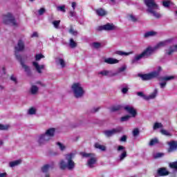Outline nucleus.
I'll use <instances>...</instances> for the list:
<instances>
[{
	"instance_id": "1",
	"label": "nucleus",
	"mask_w": 177,
	"mask_h": 177,
	"mask_svg": "<svg viewBox=\"0 0 177 177\" xmlns=\"http://www.w3.org/2000/svg\"><path fill=\"white\" fill-rule=\"evenodd\" d=\"M174 39H167V40H163V41H159L156 46L154 47H147L141 53H138L134 56V57L131 60V64H134L143 59V57H149L158 49H160L163 48V46H167V45H169V44H173Z\"/></svg>"
},
{
	"instance_id": "2",
	"label": "nucleus",
	"mask_w": 177,
	"mask_h": 177,
	"mask_svg": "<svg viewBox=\"0 0 177 177\" xmlns=\"http://www.w3.org/2000/svg\"><path fill=\"white\" fill-rule=\"evenodd\" d=\"M55 127H49L45 130L44 133H41V134H39L36 138V140L39 145H44L50 141L53 137H55Z\"/></svg>"
},
{
	"instance_id": "3",
	"label": "nucleus",
	"mask_w": 177,
	"mask_h": 177,
	"mask_svg": "<svg viewBox=\"0 0 177 177\" xmlns=\"http://www.w3.org/2000/svg\"><path fill=\"white\" fill-rule=\"evenodd\" d=\"M77 152H70V153H66L65 155L66 160H62L59 162V167L62 170L68 169V170H74L75 167V162H74L73 158H75Z\"/></svg>"
},
{
	"instance_id": "4",
	"label": "nucleus",
	"mask_w": 177,
	"mask_h": 177,
	"mask_svg": "<svg viewBox=\"0 0 177 177\" xmlns=\"http://www.w3.org/2000/svg\"><path fill=\"white\" fill-rule=\"evenodd\" d=\"M15 56L17 59L20 62L21 66L24 68V71L28 74V75H30L31 71L30 67L25 64L24 62L22 60V57L21 55H19L18 52L21 50H24L25 49V41L24 40H19L17 46L15 47Z\"/></svg>"
},
{
	"instance_id": "5",
	"label": "nucleus",
	"mask_w": 177,
	"mask_h": 177,
	"mask_svg": "<svg viewBox=\"0 0 177 177\" xmlns=\"http://www.w3.org/2000/svg\"><path fill=\"white\" fill-rule=\"evenodd\" d=\"M144 1L147 8V12L152 14L155 18H161V14L157 12V10H159V6L156 3L155 0H144Z\"/></svg>"
},
{
	"instance_id": "6",
	"label": "nucleus",
	"mask_w": 177,
	"mask_h": 177,
	"mask_svg": "<svg viewBox=\"0 0 177 177\" xmlns=\"http://www.w3.org/2000/svg\"><path fill=\"white\" fill-rule=\"evenodd\" d=\"M72 91L73 92V95L77 99H80L83 97L85 95V90L84 86L80 82H75L71 86Z\"/></svg>"
},
{
	"instance_id": "7",
	"label": "nucleus",
	"mask_w": 177,
	"mask_h": 177,
	"mask_svg": "<svg viewBox=\"0 0 177 177\" xmlns=\"http://www.w3.org/2000/svg\"><path fill=\"white\" fill-rule=\"evenodd\" d=\"M162 68L160 66H158L157 70L154 71H151L148 74H141L140 77L142 80H152L153 78H156L160 75V71H162Z\"/></svg>"
},
{
	"instance_id": "8",
	"label": "nucleus",
	"mask_w": 177,
	"mask_h": 177,
	"mask_svg": "<svg viewBox=\"0 0 177 177\" xmlns=\"http://www.w3.org/2000/svg\"><path fill=\"white\" fill-rule=\"evenodd\" d=\"M80 154L84 158H89L87 161V165L88 167H94L97 159L95 153H88L87 152H81Z\"/></svg>"
},
{
	"instance_id": "9",
	"label": "nucleus",
	"mask_w": 177,
	"mask_h": 177,
	"mask_svg": "<svg viewBox=\"0 0 177 177\" xmlns=\"http://www.w3.org/2000/svg\"><path fill=\"white\" fill-rule=\"evenodd\" d=\"M3 23L6 25H12V26H16L17 25L15 17L10 13L6 14L3 17Z\"/></svg>"
},
{
	"instance_id": "10",
	"label": "nucleus",
	"mask_w": 177,
	"mask_h": 177,
	"mask_svg": "<svg viewBox=\"0 0 177 177\" xmlns=\"http://www.w3.org/2000/svg\"><path fill=\"white\" fill-rule=\"evenodd\" d=\"M176 75H165L163 77H159L158 80L160 81L159 82V85L160 88H164L167 85V82L168 81H171L172 80H175Z\"/></svg>"
},
{
	"instance_id": "11",
	"label": "nucleus",
	"mask_w": 177,
	"mask_h": 177,
	"mask_svg": "<svg viewBox=\"0 0 177 177\" xmlns=\"http://www.w3.org/2000/svg\"><path fill=\"white\" fill-rule=\"evenodd\" d=\"M158 93V89H157V88H156L152 92V93H151L150 95H149V96H146V95H145V93H143V92H137V95L138 96H140L141 97H143V99H145V100H151V99H156L157 95Z\"/></svg>"
},
{
	"instance_id": "12",
	"label": "nucleus",
	"mask_w": 177,
	"mask_h": 177,
	"mask_svg": "<svg viewBox=\"0 0 177 177\" xmlns=\"http://www.w3.org/2000/svg\"><path fill=\"white\" fill-rule=\"evenodd\" d=\"M122 131L123 127L122 126H118V127L111 129V130H104V133L106 137H111V136L116 135V133H120Z\"/></svg>"
},
{
	"instance_id": "13",
	"label": "nucleus",
	"mask_w": 177,
	"mask_h": 177,
	"mask_svg": "<svg viewBox=\"0 0 177 177\" xmlns=\"http://www.w3.org/2000/svg\"><path fill=\"white\" fill-rule=\"evenodd\" d=\"M121 151L122 153L119 155V160L120 162H122V160H124V158L127 156L126 148L123 145H119V147H118V152H120Z\"/></svg>"
},
{
	"instance_id": "14",
	"label": "nucleus",
	"mask_w": 177,
	"mask_h": 177,
	"mask_svg": "<svg viewBox=\"0 0 177 177\" xmlns=\"http://www.w3.org/2000/svg\"><path fill=\"white\" fill-rule=\"evenodd\" d=\"M124 110L129 113V114H130L131 115V117H133V118H135L138 114L136 109H134V107H133V106H125L124 107Z\"/></svg>"
},
{
	"instance_id": "15",
	"label": "nucleus",
	"mask_w": 177,
	"mask_h": 177,
	"mask_svg": "<svg viewBox=\"0 0 177 177\" xmlns=\"http://www.w3.org/2000/svg\"><path fill=\"white\" fill-rule=\"evenodd\" d=\"M116 26L113 24H106L103 25V26H99L97 28L98 30H115Z\"/></svg>"
},
{
	"instance_id": "16",
	"label": "nucleus",
	"mask_w": 177,
	"mask_h": 177,
	"mask_svg": "<svg viewBox=\"0 0 177 177\" xmlns=\"http://www.w3.org/2000/svg\"><path fill=\"white\" fill-rule=\"evenodd\" d=\"M32 64L36 71L40 74L42 73V70L45 68V64H39L38 62H33Z\"/></svg>"
},
{
	"instance_id": "17",
	"label": "nucleus",
	"mask_w": 177,
	"mask_h": 177,
	"mask_svg": "<svg viewBox=\"0 0 177 177\" xmlns=\"http://www.w3.org/2000/svg\"><path fill=\"white\" fill-rule=\"evenodd\" d=\"M55 62L57 65L61 66L62 68H64L66 66V62L63 57H56Z\"/></svg>"
},
{
	"instance_id": "18",
	"label": "nucleus",
	"mask_w": 177,
	"mask_h": 177,
	"mask_svg": "<svg viewBox=\"0 0 177 177\" xmlns=\"http://www.w3.org/2000/svg\"><path fill=\"white\" fill-rule=\"evenodd\" d=\"M174 52H177V44L170 46V47L165 49L166 55H172Z\"/></svg>"
},
{
	"instance_id": "19",
	"label": "nucleus",
	"mask_w": 177,
	"mask_h": 177,
	"mask_svg": "<svg viewBox=\"0 0 177 177\" xmlns=\"http://www.w3.org/2000/svg\"><path fill=\"white\" fill-rule=\"evenodd\" d=\"M99 74H101L102 75H108L109 77L116 75V73H113L111 70H102L99 72Z\"/></svg>"
},
{
	"instance_id": "20",
	"label": "nucleus",
	"mask_w": 177,
	"mask_h": 177,
	"mask_svg": "<svg viewBox=\"0 0 177 177\" xmlns=\"http://www.w3.org/2000/svg\"><path fill=\"white\" fill-rule=\"evenodd\" d=\"M54 167H55L54 163H50V164L44 165L41 167V170L43 173H47L49 170H50L51 169H53Z\"/></svg>"
},
{
	"instance_id": "21",
	"label": "nucleus",
	"mask_w": 177,
	"mask_h": 177,
	"mask_svg": "<svg viewBox=\"0 0 177 177\" xmlns=\"http://www.w3.org/2000/svg\"><path fill=\"white\" fill-rule=\"evenodd\" d=\"M104 62L109 64H114L115 63H118L119 60L118 59H114V57H107L104 59Z\"/></svg>"
},
{
	"instance_id": "22",
	"label": "nucleus",
	"mask_w": 177,
	"mask_h": 177,
	"mask_svg": "<svg viewBox=\"0 0 177 177\" xmlns=\"http://www.w3.org/2000/svg\"><path fill=\"white\" fill-rule=\"evenodd\" d=\"M22 163L21 159H17V160H13L12 162H10L9 166L10 167H15L16 166H19V165H21Z\"/></svg>"
},
{
	"instance_id": "23",
	"label": "nucleus",
	"mask_w": 177,
	"mask_h": 177,
	"mask_svg": "<svg viewBox=\"0 0 177 177\" xmlns=\"http://www.w3.org/2000/svg\"><path fill=\"white\" fill-rule=\"evenodd\" d=\"M177 148V142L176 141H171L169 142V151L172 152V151H174Z\"/></svg>"
},
{
	"instance_id": "24",
	"label": "nucleus",
	"mask_w": 177,
	"mask_h": 177,
	"mask_svg": "<svg viewBox=\"0 0 177 177\" xmlns=\"http://www.w3.org/2000/svg\"><path fill=\"white\" fill-rule=\"evenodd\" d=\"M158 174L159 176H167L169 174V171L167 170V169L160 168L158 170Z\"/></svg>"
},
{
	"instance_id": "25",
	"label": "nucleus",
	"mask_w": 177,
	"mask_h": 177,
	"mask_svg": "<svg viewBox=\"0 0 177 177\" xmlns=\"http://www.w3.org/2000/svg\"><path fill=\"white\" fill-rule=\"evenodd\" d=\"M96 14L99 17H104V15H106L107 12L103 8H98L97 10H96Z\"/></svg>"
},
{
	"instance_id": "26",
	"label": "nucleus",
	"mask_w": 177,
	"mask_h": 177,
	"mask_svg": "<svg viewBox=\"0 0 177 177\" xmlns=\"http://www.w3.org/2000/svg\"><path fill=\"white\" fill-rule=\"evenodd\" d=\"M38 91L39 88L37 86V85H32L30 87V93H32V95H37Z\"/></svg>"
},
{
	"instance_id": "27",
	"label": "nucleus",
	"mask_w": 177,
	"mask_h": 177,
	"mask_svg": "<svg viewBox=\"0 0 177 177\" xmlns=\"http://www.w3.org/2000/svg\"><path fill=\"white\" fill-rule=\"evenodd\" d=\"M158 33L157 32H154L153 30H151L150 32H147V33L145 34V37H152L153 36H157Z\"/></svg>"
},
{
	"instance_id": "28",
	"label": "nucleus",
	"mask_w": 177,
	"mask_h": 177,
	"mask_svg": "<svg viewBox=\"0 0 177 177\" xmlns=\"http://www.w3.org/2000/svg\"><path fill=\"white\" fill-rule=\"evenodd\" d=\"M163 128V125L161 122H155V124L153 126V131H156V129H160V131Z\"/></svg>"
},
{
	"instance_id": "29",
	"label": "nucleus",
	"mask_w": 177,
	"mask_h": 177,
	"mask_svg": "<svg viewBox=\"0 0 177 177\" xmlns=\"http://www.w3.org/2000/svg\"><path fill=\"white\" fill-rule=\"evenodd\" d=\"M68 32L72 35L73 36H77L78 32L77 30H75V29L73 28V26H71Z\"/></svg>"
},
{
	"instance_id": "30",
	"label": "nucleus",
	"mask_w": 177,
	"mask_h": 177,
	"mask_svg": "<svg viewBox=\"0 0 177 177\" xmlns=\"http://www.w3.org/2000/svg\"><path fill=\"white\" fill-rule=\"evenodd\" d=\"M115 53L122 56L124 55H131V53H133V52H124V50H116Z\"/></svg>"
},
{
	"instance_id": "31",
	"label": "nucleus",
	"mask_w": 177,
	"mask_h": 177,
	"mask_svg": "<svg viewBox=\"0 0 177 177\" xmlns=\"http://www.w3.org/2000/svg\"><path fill=\"white\" fill-rule=\"evenodd\" d=\"M57 145H58V147L61 151H65V149H66V145L62 142H57Z\"/></svg>"
},
{
	"instance_id": "32",
	"label": "nucleus",
	"mask_w": 177,
	"mask_h": 177,
	"mask_svg": "<svg viewBox=\"0 0 177 177\" xmlns=\"http://www.w3.org/2000/svg\"><path fill=\"white\" fill-rule=\"evenodd\" d=\"M160 133L165 136H171L170 131H168V130H165V129H163V127L160 129Z\"/></svg>"
},
{
	"instance_id": "33",
	"label": "nucleus",
	"mask_w": 177,
	"mask_h": 177,
	"mask_svg": "<svg viewBox=\"0 0 177 177\" xmlns=\"http://www.w3.org/2000/svg\"><path fill=\"white\" fill-rule=\"evenodd\" d=\"M95 148H98L99 149H102V151H105L106 147L105 145H102L101 144H99V142H96L95 145Z\"/></svg>"
},
{
	"instance_id": "34",
	"label": "nucleus",
	"mask_w": 177,
	"mask_h": 177,
	"mask_svg": "<svg viewBox=\"0 0 177 177\" xmlns=\"http://www.w3.org/2000/svg\"><path fill=\"white\" fill-rule=\"evenodd\" d=\"M61 21H53V25L55 29H59Z\"/></svg>"
},
{
	"instance_id": "35",
	"label": "nucleus",
	"mask_w": 177,
	"mask_h": 177,
	"mask_svg": "<svg viewBox=\"0 0 177 177\" xmlns=\"http://www.w3.org/2000/svg\"><path fill=\"white\" fill-rule=\"evenodd\" d=\"M10 80L11 81H12V82L15 84V85H17L18 84V80H17V77H16V75H11L10 76Z\"/></svg>"
},
{
	"instance_id": "36",
	"label": "nucleus",
	"mask_w": 177,
	"mask_h": 177,
	"mask_svg": "<svg viewBox=\"0 0 177 177\" xmlns=\"http://www.w3.org/2000/svg\"><path fill=\"white\" fill-rule=\"evenodd\" d=\"M35 57L37 61H39L41 59L45 57V56L44 55H42V53H37Z\"/></svg>"
},
{
	"instance_id": "37",
	"label": "nucleus",
	"mask_w": 177,
	"mask_h": 177,
	"mask_svg": "<svg viewBox=\"0 0 177 177\" xmlns=\"http://www.w3.org/2000/svg\"><path fill=\"white\" fill-rule=\"evenodd\" d=\"M57 11H62V12H66V6H59L57 7Z\"/></svg>"
},
{
	"instance_id": "38",
	"label": "nucleus",
	"mask_w": 177,
	"mask_h": 177,
	"mask_svg": "<svg viewBox=\"0 0 177 177\" xmlns=\"http://www.w3.org/2000/svg\"><path fill=\"white\" fill-rule=\"evenodd\" d=\"M130 118H131V115H124V117H122V118H120V121L122 122H125L127 121H129Z\"/></svg>"
},
{
	"instance_id": "39",
	"label": "nucleus",
	"mask_w": 177,
	"mask_h": 177,
	"mask_svg": "<svg viewBox=\"0 0 177 177\" xmlns=\"http://www.w3.org/2000/svg\"><path fill=\"white\" fill-rule=\"evenodd\" d=\"M9 125H3L0 124V131H8L9 129Z\"/></svg>"
},
{
	"instance_id": "40",
	"label": "nucleus",
	"mask_w": 177,
	"mask_h": 177,
	"mask_svg": "<svg viewBox=\"0 0 177 177\" xmlns=\"http://www.w3.org/2000/svg\"><path fill=\"white\" fill-rule=\"evenodd\" d=\"M158 142V138H152V139L150 140L149 145L150 146H152V145H155V144H157Z\"/></svg>"
},
{
	"instance_id": "41",
	"label": "nucleus",
	"mask_w": 177,
	"mask_h": 177,
	"mask_svg": "<svg viewBox=\"0 0 177 177\" xmlns=\"http://www.w3.org/2000/svg\"><path fill=\"white\" fill-rule=\"evenodd\" d=\"M163 6L166 8H169L171 6V1L169 0L163 1Z\"/></svg>"
},
{
	"instance_id": "42",
	"label": "nucleus",
	"mask_w": 177,
	"mask_h": 177,
	"mask_svg": "<svg viewBox=\"0 0 177 177\" xmlns=\"http://www.w3.org/2000/svg\"><path fill=\"white\" fill-rule=\"evenodd\" d=\"M121 106H114L113 107H111V111H118L119 110H121Z\"/></svg>"
},
{
	"instance_id": "43",
	"label": "nucleus",
	"mask_w": 177,
	"mask_h": 177,
	"mask_svg": "<svg viewBox=\"0 0 177 177\" xmlns=\"http://www.w3.org/2000/svg\"><path fill=\"white\" fill-rule=\"evenodd\" d=\"M92 46L93 48L98 49L99 48H101L102 44L101 43H97V41H95L94 43L92 44Z\"/></svg>"
},
{
	"instance_id": "44",
	"label": "nucleus",
	"mask_w": 177,
	"mask_h": 177,
	"mask_svg": "<svg viewBox=\"0 0 177 177\" xmlns=\"http://www.w3.org/2000/svg\"><path fill=\"white\" fill-rule=\"evenodd\" d=\"M69 44L71 48H75V46H77V43L74 41L73 39H70Z\"/></svg>"
},
{
	"instance_id": "45",
	"label": "nucleus",
	"mask_w": 177,
	"mask_h": 177,
	"mask_svg": "<svg viewBox=\"0 0 177 177\" xmlns=\"http://www.w3.org/2000/svg\"><path fill=\"white\" fill-rule=\"evenodd\" d=\"M28 113L30 115H32L34 114H36V110L35 109H34L33 107H32L31 109H29Z\"/></svg>"
},
{
	"instance_id": "46",
	"label": "nucleus",
	"mask_w": 177,
	"mask_h": 177,
	"mask_svg": "<svg viewBox=\"0 0 177 177\" xmlns=\"http://www.w3.org/2000/svg\"><path fill=\"white\" fill-rule=\"evenodd\" d=\"M169 166L172 169H176L177 170V162H172L171 163H169Z\"/></svg>"
},
{
	"instance_id": "47",
	"label": "nucleus",
	"mask_w": 177,
	"mask_h": 177,
	"mask_svg": "<svg viewBox=\"0 0 177 177\" xmlns=\"http://www.w3.org/2000/svg\"><path fill=\"white\" fill-rule=\"evenodd\" d=\"M139 133H140L139 129H134L133 130V135L134 136H138Z\"/></svg>"
},
{
	"instance_id": "48",
	"label": "nucleus",
	"mask_w": 177,
	"mask_h": 177,
	"mask_svg": "<svg viewBox=\"0 0 177 177\" xmlns=\"http://www.w3.org/2000/svg\"><path fill=\"white\" fill-rule=\"evenodd\" d=\"M129 19L130 21H132L133 22H136L137 21V18H136V17H134V15H129Z\"/></svg>"
},
{
	"instance_id": "49",
	"label": "nucleus",
	"mask_w": 177,
	"mask_h": 177,
	"mask_svg": "<svg viewBox=\"0 0 177 177\" xmlns=\"http://www.w3.org/2000/svg\"><path fill=\"white\" fill-rule=\"evenodd\" d=\"M38 12L39 15H43L46 12V8H40Z\"/></svg>"
},
{
	"instance_id": "50",
	"label": "nucleus",
	"mask_w": 177,
	"mask_h": 177,
	"mask_svg": "<svg viewBox=\"0 0 177 177\" xmlns=\"http://www.w3.org/2000/svg\"><path fill=\"white\" fill-rule=\"evenodd\" d=\"M99 110H100V107H93L91 109V113H97V111H99Z\"/></svg>"
},
{
	"instance_id": "51",
	"label": "nucleus",
	"mask_w": 177,
	"mask_h": 177,
	"mask_svg": "<svg viewBox=\"0 0 177 177\" xmlns=\"http://www.w3.org/2000/svg\"><path fill=\"white\" fill-rule=\"evenodd\" d=\"M6 68L5 67H3L1 70V77H6Z\"/></svg>"
},
{
	"instance_id": "52",
	"label": "nucleus",
	"mask_w": 177,
	"mask_h": 177,
	"mask_svg": "<svg viewBox=\"0 0 177 177\" xmlns=\"http://www.w3.org/2000/svg\"><path fill=\"white\" fill-rule=\"evenodd\" d=\"M70 17H77V12L75 11H70L69 12Z\"/></svg>"
},
{
	"instance_id": "53",
	"label": "nucleus",
	"mask_w": 177,
	"mask_h": 177,
	"mask_svg": "<svg viewBox=\"0 0 177 177\" xmlns=\"http://www.w3.org/2000/svg\"><path fill=\"white\" fill-rule=\"evenodd\" d=\"M127 140V136H126V135H123V136H122V137L120 138V141L126 142Z\"/></svg>"
},
{
	"instance_id": "54",
	"label": "nucleus",
	"mask_w": 177,
	"mask_h": 177,
	"mask_svg": "<svg viewBox=\"0 0 177 177\" xmlns=\"http://www.w3.org/2000/svg\"><path fill=\"white\" fill-rule=\"evenodd\" d=\"M127 68V66H122V67H120L119 68V71L122 72V71H124V70H126Z\"/></svg>"
},
{
	"instance_id": "55",
	"label": "nucleus",
	"mask_w": 177,
	"mask_h": 177,
	"mask_svg": "<svg viewBox=\"0 0 177 177\" xmlns=\"http://www.w3.org/2000/svg\"><path fill=\"white\" fill-rule=\"evenodd\" d=\"M71 6H72V8L73 9V11H75V7L77 6V3H75V1H73L72 3H71Z\"/></svg>"
},
{
	"instance_id": "56",
	"label": "nucleus",
	"mask_w": 177,
	"mask_h": 177,
	"mask_svg": "<svg viewBox=\"0 0 177 177\" xmlns=\"http://www.w3.org/2000/svg\"><path fill=\"white\" fill-rule=\"evenodd\" d=\"M128 91H129L128 88H122V93H127Z\"/></svg>"
},
{
	"instance_id": "57",
	"label": "nucleus",
	"mask_w": 177,
	"mask_h": 177,
	"mask_svg": "<svg viewBox=\"0 0 177 177\" xmlns=\"http://www.w3.org/2000/svg\"><path fill=\"white\" fill-rule=\"evenodd\" d=\"M31 37H38L39 35H38L37 32H34Z\"/></svg>"
},
{
	"instance_id": "58",
	"label": "nucleus",
	"mask_w": 177,
	"mask_h": 177,
	"mask_svg": "<svg viewBox=\"0 0 177 177\" xmlns=\"http://www.w3.org/2000/svg\"><path fill=\"white\" fill-rule=\"evenodd\" d=\"M111 4H112V6H114L115 4H116V0H110Z\"/></svg>"
},
{
	"instance_id": "59",
	"label": "nucleus",
	"mask_w": 177,
	"mask_h": 177,
	"mask_svg": "<svg viewBox=\"0 0 177 177\" xmlns=\"http://www.w3.org/2000/svg\"><path fill=\"white\" fill-rule=\"evenodd\" d=\"M162 155L163 153H156V158H160L161 156H162Z\"/></svg>"
},
{
	"instance_id": "60",
	"label": "nucleus",
	"mask_w": 177,
	"mask_h": 177,
	"mask_svg": "<svg viewBox=\"0 0 177 177\" xmlns=\"http://www.w3.org/2000/svg\"><path fill=\"white\" fill-rule=\"evenodd\" d=\"M7 173H0V177H6Z\"/></svg>"
},
{
	"instance_id": "61",
	"label": "nucleus",
	"mask_w": 177,
	"mask_h": 177,
	"mask_svg": "<svg viewBox=\"0 0 177 177\" xmlns=\"http://www.w3.org/2000/svg\"><path fill=\"white\" fill-rule=\"evenodd\" d=\"M5 86H3V85H0V89L1 91H3V89H4Z\"/></svg>"
},
{
	"instance_id": "62",
	"label": "nucleus",
	"mask_w": 177,
	"mask_h": 177,
	"mask_svg": "<svg viewBox=\"0 0 177 177\" xmlns=\"http://www.w3.org/2000/svg\"><path fill=\"white\" fill-rule=\"evenodd\" d=\"M3 141L0 140V147H1V145H3Z\"/></svg>"
},
{
	"instance_id": "63",
	"label": "nucleus",
	"mask_w": 177,
	"mask_h": 177,
	"mask_svg": "<svg viewBox=\"0 0 177 177\" xmlns=\"http://www.w3.org/2000/svg\"><path fill=\"white\" fill-rule=\"evenodd\" d=\"M37 84H41V82H37Z\"/></svg>"
},
{
	"instance_id": "64",
	"label": "nucleus",
	"mask_w": 177,
	"mask_h": 177,
	"mask_svg": "<svg viewBox=\"0 0 177 177\" xmlns=\"http://www.w3.org/2000/svg\"><path fill=\"white\" fill-rule=\"evenodd\" d=\"M176 13L177 14V10L176 11Z\"/></svg>"
}]
</instances>
